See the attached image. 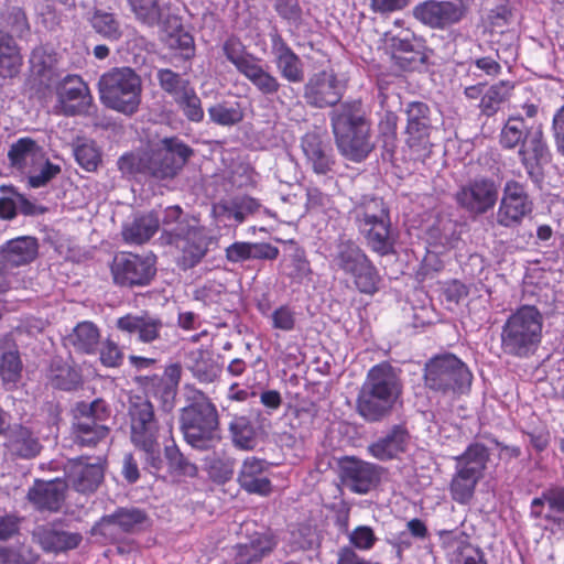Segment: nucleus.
Instances as JSON below:
<instances>
[{
    "instance_id": "f257e3e1",
    "label": "nucleus",
    "mask_w": 564,
    "mask_h": 564,
    "mask_svg": "<svg viewBox=\"0 0 564 564\" xmlns=\"http://www.w3.org/2000/svg\"><path fill=\"white\" fill-rule=\"evenodd\" d=\"M540 102L531 98L513 107L499 132V144L503 150L518 149V158L529 177L538 180L543 165L551 159L544 135L543 123L538 120Z\"/></svg>"
},
{
    "instance_id": "f03ea898",
    "label": "nucleus",
    "mask_w": 564,
    "mask_h": 564,
    "mask_svg": "<svg viewBox=\"0 0 564 564\" xmlns=\"http://www.w3.org/2000/svg\"><path fill=\"white\" fill-rule=\"evenodd\" d=\"M330 122L339 152L360 162L372 151L371 122L360 100L341 102L330 112Z\"/></svg>"
},
{
    "instance_id": "7ed1b4c3",
    "label": "nucleus",
    "mask_w": 564,
    "mask_h": 564,
    "mask_svg": "<svg viewBox=\"0 0 564 564\" xmlns=\"http://www.w3.org/2000/svg\"><path fill=\"white\" fill-rule=\"evenodd\" d=\"M402 393L400 378L389 364L373 366L367 373L356 401L358 414L378 422L390 414Z\"/></svg>"
},
{
    "instance_id": "20e7f679",
    "label": "nucleus",
    "mask_w": 564,
    "mask_h": 564,
    "mask_svg": "<svg viewBox=\"0 0 564 564\" xmlns=\"http://www.w3.org/2000/svg\"><path fill=\"white\" fill-rule=\"evenodd\" d=\"M162 239L181 252L180 263L184 269L196 265L208 250V239L198 220L184 214L180 206L165 208Z\"/></svg>"
},
{
    "instance_id": "39448f33",
    "label": "nucleus",
    "mask_w": 564,
    "mask_h": 564,
    "mask_svg": "<svg viewBox=\"0 0 564 564\" xmlns=\"http://www.w3.org/2000/svg\"><path fill=\"white\" fill-rule=\"evenodd\" d=\"M185 389L191 404L182 409L180 417L184 438L193 448L215 449L220 442L217 409L203 392L188 386Z\"/></svg>"
},
{
    "instance_id": "423d86ee",
    "label": "nucleus",
    "mask_w": 564,
    "mask_h": 564,
    "mask_svg": "<svg viewBox=\"0 0 564 564\" xmlns=\"http://www.w3.org/2000/svg\"><path fill=\"white\" fill-rule=\"evenodd\" d=\"M370 249L386 256L393 252L395 238L391 230L389 210L381 198L365 195L350 212Z\"/></svg>"
},
{
    "instance_id": "0eeeda50",
    "label": "nucleus",
    "mask_w": 564,
    "mask_h": 564,
    "mask_svg": "<svg viewBox=\"0 0 564 564\" xmlns=\"http://www.w3.org/2000/svg\"><path fill=\"white\" fill-rule=\"evenodd\" d=\"M101 102L124 115H133L141 102L142 83L130 67H115L102 74L98 82Z\"/></svg>"
},
{
    "instance_id": "6e6552de",
    "label": "nucleus",
    "mask_w": 564,
    "mask_h": 564,
    "mask_svg": "<svg viewBox=\"0 0 564 564\" xmlns=\"http://www.w3.org/2000/svg\"><path fill=\"white\" fill-rule=\"evenodd\" d=\"M542 325V315L534 306L520 307L502 327L503 351L518 357L532 354L541 341Z\"/></svg>"
},
{
    "instance_id": "1a4fd4ad",
    "label": "nucleus",
    "mask_w": 564,
    "mask_h": 564,
    "mask_svg": "<svg viewBox=\"0 0 564 564\" xmlns=\"http://www.w3.org/2000/svg\"><path fill=\"white\" fill-rule=\"evenodd\" d=\"M332 263L352 278L356 289L372 295L379 290L381 278L364 250L350 239H339L330 253Z\"/></svg>"
},
{
    "instance_id": "9d476101",
    "label": "nucleus",
    "mask_w": 564,
    "mask_h": 564,
    "mask_svg": "<svg viewBox=\"0 0 564 564\" xmlns=\"http://www.w3.org/2000/svg\"><path fill=\"white\" fill-rule=\"evenodd\" d=\"M455 460L449 492L454 501L467 505L474 498L476 486L484 477L489 452L485 445L475 443L469 445L462 455L456 456Z\"/></svg>"
},
{
    "instance_id": "9b49d317",
    "label": "nucleus",
    "mask_w": 564,
    "mask_h": 564,
    "mask_svg": "<svg viewBox=\"0 0 564 564\" xmlns=\"http://www.w3.org/2000/svg\"><path fill=\"white\" fill-rule=\"evenodd\" d=\"M425 383L443 393H463L471 384L473 375L456 356L445 354L432 358L425 366Z\"/></svg>"
},
{
    "instance_id": "f8f14e48",
    "label": "nucleus",
    "mask_w": 564,
    "mask_h": 564,
    "mask_svg": "<svg viewBox=\"0 0 564 564\" xmlns=\"http://www.w3.org/2000/svg\"><path fill=\"white\" fill-rule=\"evenodd\" d=\"M405 143L411 159L424 162L432 152L431 109L421 101H412L406 106Z\"/></svg>"
},
{
    "instance_id": "ddd939ff",
    "label": "nucleus",
    "mask_w": 564,
    "mask_h": 564,
    "mask_svg": "<svg viewBox=\"0 0 564 564\" xmlns=\"http://www.w3.org/2000/svg\"><path fill=\"white\" fill-rule=\"evenodd\" d=\"M192 150L177 138L163 139L158 148L147 155L143 169L158 180L172 178L186 163Z\"/></svg>"
},
{
    "instance_id": "4468645a",
    "label": "nucleus",
    "mask_w": 564,
    "mask_h": 564,
    "mask_svg": "<svg viewBox=\"0 0 564 564\" xmlns=\"http://www.w3.org/2000/svg\"><path fill=\"white\" fill-rule=\"evenodd\" d=\"M131 442L145 453L153 454L159 446V426L152 403L141 397L131 400L129 406Z\"/></svg>"
},
{
    "instance_id": "2eb2a0df",
    "label": "nucleus",
    "mask_w": 564,
    "mask_h": 564,
    "mask_svg": "<svg viewBox=\"0 0 564 564\" xmlns=\"http://www.w3.org/2000/svg\"><path fill=\"white\" fill-rule=\"evenodd\" d=\"M77 413L74 435L78 444L95 446L108 436V427L101 424L108 416L107 406L102 400L78 404Z\"/></svg>"
},
{
    "instance_id": "dca6fc26",
    "label": "nucleus",
    "mask_w": 564,
    "mask_h": 564,
    "mask_svg": "<svg viewBox=\"0 0 564 564\" xmlns=\"http://www.w3.org/2000/svg\"><path fill=\"white\" fill-rule=\"evenodd\" d=\"M345 88L333 69H323L308 77L303 87V99L313 108L333 107L341 100Z\"/></svg>"
},
{
    "instance_id": "f3484780",
    "label": "nucleus",
    "mask_w": 564,
    "mask_h": 564,
    "mask_svg": "<svg viewBox=\"0 0 564 564\" xmlns=\"http://www.w3.org/2000/svg\"><path fill=\"white\" fill-rule=\"evenodd\" d=\"M111 273L116 284L147 285L155 274L154 259L131 252H120L112 261Z\"/></svg>"
},
{
    "instance_id": "a211bd4d",
    "label": "nucleus",
    "mask_w": 564,
    "mask_h": 564,
    "mask_svg": "<svg viewBox=\"0 0 564 564\" xmlns=\"http://www.w3.org/2000/svg\"><path fill=\"white\" fill-rule=\"evenodd\" d=\"M57 104L56 112L75 116L88 112L93 96L87 84L78 75H65L55 87Z\"/></svg>"
},
{
    "instance_id": "6ab92c4d",
    "label": "nucleus",
    "mask_w": 564,
    "mask_h": 564,
    "mask_svg": "<svg viewBox=\"0 0 564 564\" xmlns=\"http://www.w3.org/2000/svg\"><path fill=\"white\" fill-rule=\"evenodd\" d=\"M457 204L473 215H482L492 209L498 199V186L489 178H476L456 192Z\"/></svg>"
},
{
    "instance_id": "aec40b11",
    "label": "nucleus",
    "mask_w": 564,
    "mask_h": 564,
    "mask_svg": "<svg viewBox=\"0 0 564 564\" xmlns=\"http://www.w3.org/2000/svg\"><path fill=\"white\" fill-rule=\"evenodd\" d=\"M531 210L532 203L524 186L516 181H508L497 212V223L503 227L517 226Z\"/></svg>"
},
{
    "instance_id": "412c9836",
    "label": "nucleus",
    "mask_w": 564,
    "mask_h": 564,
    "mask_svg": "<svg viewBox=\"0 0 564 564\" xmlns=\"http://www.w3.org/2000/svg\"><path fill=\"white\" fill-rule=\"evenodd\" d=\"M117 328L128 335H137L139 341L149 344L161 338L164 328L160 317L148 312L127 314L116 322Z\"/></svg>"
},
{
    "instance_id": "4be33fe9",
    "label": "nucleus",
    "mask_w": 564,
    "mask_h": 564,
    "mask_svg": "<svg viewBox=\"0 0 564 564\" xmlns=\"http://www.w3.org/2000/svg\"><path fill=\"white\" fill-rule=\"evenodd\" d=\"M379 470L376 465L347 458L341 464V479L344 485L357 494H367L379 480Z\"/></svg>"
},
{
    "instance_id": "5701e85b",
    "label": "nucleus",
    "mask_w": 564,
    "mask_h": 564,
    "mask_svg": "<svg viewBox=\"0 0 564 564\" xmlns=\"http://www.w3.org/2000/svg\"><path fill=\"white\" fill-rule=\"evenodd\" d=\"M270 464L254 456L247 457L239 469L237 481L249 494L267 496L272 490V485L267 476Z\"/></svg>"
},
{
    "instance_id": "b1692460",
    "label": "nucleus",
    "mask_w": 564,
    "mask_h": 564,
    "mask_svg": "<svg viewBox=\"0 0 564 564\" xmlns=\"http://www.w3.org/2000/svg\"><path fill=\"white\" fill-rule=\"evenodd\" d=\"M272 53L281 76L290 83H301L304 78V68L301 58L291 50L280 34L271 35Z\"/></svg>"
},
{
    "instance_id": "393cba45",
    "label": "nucleus",
    "mask_w": 564,
    "mask_h": 564,
    "mask_svg": "<svg viewBox=\"0 0 564 564\" xmlns=\"http://www.w3.org/2000/svg\"><path fill=\"white\" fill-rule=\"evenodd\" d=\"M67 479L77 491L93 492L104 479V467L100 463H85L83 459H77L69 463Z\"/></svg>"
},
{
    "instance_id": "a878e982",
    "label": "nucleus",
    "mask_w": 564,
    "mask_h": 564,
    "mask_svg": "<svg viewBox=\"0 0 564 564\" xmlns=\"http://www.w3.org/2000/svg\"><path fill=\"white\" fill-rule=\"evenodd\" d=\"M36 239L23 236L9 240L0 247V263L3 268H15L32 262L37 254Z\"/></svg>"
},
{
    "instance_id": "bb28decb",
    "label": "nucleus",
    "mask_w": 564,
    "mask_h": 564,
    "mask_svg": "<svg viewBox=\"0 0 564 564\" xmlns=\"http://www.w3.org/2000/svg\"><path fill=\"white\" fill-rule=\"evenodd\" d=\"M307 164L316 174L332 171L334 160L330 147L316 133H306L301 142Z\"/></svg>"
},
{
    "instance_id": "cd10ccee",
    "label": "nucleus",
    "mask_w": 564,
    "mask_h": 564,
    "mask_svg": "<svg viewBox=\"0 0 564 564\" xmlns=\"http://www.w3.org/2000/svg\"><path fill=\"white\" fill-rule=\"evenodd\" d=\"M66 484L63 480L39 481L29 491V499L39 509L57 511L65 498Z\"/></svg>"
},
{
    "instance_id": "c85d7f7f",
    "label": "nucleus",
    "mask_w": 564,
    "mask_h": 564,
    "mask_svg": "<svg viewBox=\"0 0 564 564\" xmlns=\"http://www.w3.org/2000/svg\"><path fill=\"white\" fill-rule=\"evenodd\" d=\"M409 434L400 425L393 426L387 435L369 445V453L379 460H388L397 457L406 449Z\"/></svg>"
},
{
    "instance_id": "c756f323",
    "label": "nucleus",
    "mask_w": 564,
    "mask_h": 564,
    "mask_svg": "<svg viewBox=\"0 0 564 564\" xmlns=\"http://www.w3.org/2000/svg\"><path fill=\"white\" fill-rule=\"evenodd\" d=\"M531 516L564 524V488L549 490L531 502Z\"/></svg>"
},
{
    "instance_id": "7c9ffc66",
    "label": "nucleus",
    "mask_w": 564,
    "mask_h": 564,
    "mask_svg": "<svg viewBox=\"0 0 564 564\" xmlns=\"http://www.w3.org/2000/svg\"><path fill=\"white\" fill-rule=\"evenodd\" d=\"M8 156L11 164L24 173L43 163V149L31 138H21L13 143Z\"/></svg>"
},
{
    "instance_id": "2f4dec72",
    "label": "nucleus",
    "mask_w": 564,
    "mask_h": 564,
    "mask_svg": "<svg viewBox=\"0 0 564 564\" xmlns=\"http://www.w3.org/2000/svg\"><path fill=\"white\" fill-rule=\"evenodd\" d=\"M9 452L20 458L30 459L35 457L41 452V444L32 433V431L25 426H14L9 432L7 442Z\"/></svg>"
},
{
    "instance_id": "473e14b6",
    "label": "nucleus",
    "mask_w": 564,
    "mask_h": 564,
    "mask_svg": "<svg viewBox=\"0 0 564 564\" xmlns=\"http://www.w3.org/2000/svg\"><path fill=\"white\" fill-rule=\"evenodd\" d=\"M275 544L271 535L259 534L252 538L249 543L237 545L235 564H252L260 561L274 549Z\"/></svg>"
},
{
    "instance_id": "72a5a7b5",
    "label": "nucleus",
    "mask_w": 564,
    "mask_h": 564,
    "mask_svg": "<svg viewBox=\"0 0 564 564\" xmlns=\"http://www.w3.org/2000/svg\"><path fill=\"white\" fill-rule=\"evenodd\" d=\"M159 227V217L153 213H149L126 225L122 236L127 242L141 245L148 241L158 231Z\"/></svg>"
},
{
    "instance_id": "f704fd0d",
    "label": "nucleus",
    "mask_w": 564,
    "mask_h": 564,
    "mask_svg": "<svg viewBox=\"0 0 564 564\" xmlns=\"http://www.w3.org/2000/svg\"><path fill=\"white\" fill-rule=\"evenodd\" d=\"M513 88V83L510 80H500L488 87L478 105L480 112L487 117L496 115L501 105L509 99Z\"/></svg>"
},
{
    "instance_id": "c9c22d12",
    "label": "nucleus",
    "mask_w": 564,
    "mask_h": 564,
    "mask_svg": "<svg viewBox=\"0 0 564 564\" xmlns=\"http://www.w3.org/2000/svg\"><path fill=\"white\" fill-rule=\"evenodd\" d=\"M22 65V56L19 47L11 36L0 31V76L12 78Z\"/></svg>"
},
{
    "instance_id": "e433bc0d",
    "label": "nucleus",
    "mask_w": 564,
    "mask_h": 564,
    "mask_svg": "<svg viewBox=\"0 0 564 564\" xmlns=\"http://www.w3.org/2000/svg\"><path fill=\"white\" fill-rule=\"evenodd\" d=\"M22 65V56L19 47L11 36L0 31V76L12 78Z\"/></svg>"
},
{
    "instance_id": "4c0bfd02",
    "label": "nucleus",
    "mask_w": 564,
    "mask_h": 564,
    "mask_svg": "<svg viewBox=\"0 0 564 564\" xmlns=\"http://www.w3.org/2000/svg\"><path fill=\"white\" fill-rule=\"evenodd\" d=\"M37 534L43 549L52 552H63L75 549L82 541V535L79 533H70L54 529H41Z\"/></svg>"
},
{
    "instance_id": "58836bf2",
    "label": "nucleus",
    "mask_w": 564,
    "mask_h": 564,
    "mask_svg": "<svg viewBox=\"0 0 564 564\" xmlns=\"http://www.w3.org/2000/svg\"><path fill=\"white\" fill-rule=\"evenodd\" d=\"M204 467L215 482L224 484L234 475L235 460L225 452L213 451L204 458Z\"/></svg>"
},
{
    "instance_id": "ea45409f",
    "label": "nucleus",
    "mask_w": 564,
    "mask_h": 564,
    "mask_svg": "<svg viewBox=\"0 0 564 564\" xmlns=\"http://www.w3.org/2000/svg\"><path fill=\"white\" fill-rule=\"evenodd\" d=\"M89 22L96 33L110 42L119 41L123 34L120 21L111 12L95 10Z\"/></svg>"
},
{
    "instance_id": "a19ab883",
    "label": "nucleus",
    "mask_w": 564,
    "mask_h": 564,
    "mask_svg": "<svg viewBox=\"0 0 564 564\" xmlns=\"http://www.w3.org/2000/svg\"><path fill=\"white\" fill-rule=\"evenodd\" d=\"M100 334L91 322L79 323L69 335L70 344L78 350L93 354L99 343Z\"/></svg>"
},
{
    "instance_id": "79ce46f5",
    "label": "nucleus",
    "mask_w": 564,
    "mask_h": 564,
    "mask_svg": "<svg viewBox=\"0 0 564 564\" xmlns=\"http://www.w3.org/2000/svg\"><path fill=\"white\" fill-rule=\"evenodd\" d=\"M229 431L236 447L243 451H251L256 447V431L247 417H235L229 424Z\"/></svg>"
},
{
    "instance_id": "37998d69",
    "label": "nucleus",
    "mask_w": 564,
    "mask_h": 564,
    "mask_svg": "<svg viewBox=\"0 0 564 564\" xmlns=\"http://www.w3.org/2000/svg\"><path fill=\"white\" fill-rule=\"evenodd\" d=\"M223 52L241 74L258 59L246 51L243 43L236 36H230L225 41Z\"/></svg>"
},
{
    "instance_id": "c03bdc74",
    "label": "nucleus",
    "mask_w": 564,
    "mask_h": 564,
    "mask_svg": "<svg viewBox=\"0 0 564 564\" xmlns=\"http://www.w3.org/2000/svg\"><path fill=\"white\" fill-rule=\"evenodd\" d=\"M188 368L200 382H213L218 377V368L207 358L204 351L197 349L188 355Z\"/></svg>"
},
{
    "instance_id": "a18cd8bd",
    "label": "nucleus",
    "mask_w": 564,
    "mask_h": 564,
    "mask_svg": "<svg viewBox=\"0 0 564 564\" xmlns=\"http://www.w3.org/2000/svg\"><path fill=\"white\" fill-rule=\"evenodd\" d=\"M242 75L247 77L262 94L273 95L280 89L281 84L276 77L264 70L260 65L259 59L252 63Z\"/></svg>"
},
{
    "instance_id": "49530a36",
    "label": "nucleus",
    "mask_w": 564,
    "mask_h": 564,
    "mask_svg": "<svg viewBox=\"0 0 564 564\" xmlns=\"http://www.w3.org/2000/svg\"><path fill=\"white\" fill-rule=\"evenodd\" d=\"M33 73L42 78L52 79L57 65V55L46 47H36L30 57Z\"/></svg>"
},
{
    "instance_id": "de8ad7c7",
    "label": "nucleus",
    "mask_w": 564,
    "mask_h": 564,
    "mask_svg": "<svg viewBox=\"0 0 564 564\" xmlns=\"http://www.w3.org/2000/svg\"><path fill=\"white\" fill-rule=\"evenodd\" d=\"M50 380L58 389L73 390L80 383V375L67 364L54 361L50 370Z\"/></svg>"
},
{
    "instance_id": "09e8293b",
    "label": "nucleus",
    "mask_w": 564,
    "mask_h": 564,
    "mask_svg": "<svg viewBox=\"0 0 564 564\" xmlns=\"http://www.w3.org/2000/svg\"><path fill=\"white\" fill-rule=\"evenodd\" d=\"M208 115L217 124L234 126L243 119V110L239 102H220L208 109Z\"/></svg>"
},
{
    "instance_id": "8fccbe9b",
    "label": "nucleus",
    "mask_w": 564,
    "mask_h": 564,
    "mask_svg": "<svg viewBox=\"0 0 564 564\" xmlns=\"http://www.w3.org/2000/svg\"><path fill=\"white\" fill-rule=\"evenodd\" d=\"M129 3L140 22L150 26L159 24L162 9L158 0H129Z\"/></svg>"
},
{
    "instance_id": "3c124183",
    "label": "nucleus",
    "mask_w": 564,
    "mask_h": 564,
    "mask_svg": "<svg viewBox=\"0 0 564 564\" xmlns=\"http://www.w3.org/2000/svg\"><path fill=\"white\" fill-rule=\"evenodd\" d=\"M22 362L17 350L3 352L0 357V378L4 384H15L21 378Z\"/></svg>"
},
{
    "instance_id": "603ef678",
    "label": "nucleus",
    "mask_w": 564,
    "mask_h": 564,
    "mask_svg": "<svg viewBox=\"0 0 564 564\" xmlns=\"http://www.w3.org/2000/svg\"><path fill=\"white\" fill-rule=\"evenodd\" d=\"M175 102L182 109L184 116L194 122H199L204 118V110L199 97L191 86L183 95L177 97Z\"/></svg>"
},
{
    "instance_id": "864d4df0",
    "label": "nucleus",
    "mask_w": 564,
    "mask_h": 564,
    "mask_svg": "<svg viewBox=\"0 0 564 564\" xmlns=\"http://www.w3.org/2000/svg\"><path fill=\"white\" fill-rule=\"evenodd\" d=\"M452 564H487L480 549L473 544L460 541L457 542L451 554Z\"/></svg>"
},
{
    "instance_id": "5fc2aeb1",
    "label": "nucleus",
    "mask_w": 564,
    "mask_h": 564,
    "mask_svg": "<svg viewBox=\"0 0 564 564\" xmlns=\"http://www.w3.org/2000/svg\"><path fill=\"white\" fill-rule=\"evenodd\" d=\"M158 79L161 88L170 94L174 100L191 87L188 80L182 78L171 69H160L158 72Z\"/></svg>"
},
{
    "instance_id": "6e6d98bb",
    "label": "nucleus",
    "mask_w": 564,
    "mask_h": 564,
    "mask_svg": "<svg viewBox=\"0 0 564 564\" xmlns=\"http://www.w3.org/2000/svg\"><path fill=\"white\" fill-rule=\"evenodd\" d=\"M164 455L172 470L187 477L197 475L196 465L187 460L176 445L165 446Z\"/></svg>"
},
{
    "instance_id": "4d7b16f0",
    "label": "nucleus",
    "mask_w": 564,
    "mask_h": 564,
    "mask_svg": "<svg viewBox=\"0 0 564 564\" xmlns=\"http://www.w3.org/2000/svg\"><path fill=\"white\" fill-rule=\"evenodd\" d=\"M74 153L77 163L88 172L96 171L101 161L100 152L94 142L78 144Z\"/></svg>"
},
{
    "instance_id": "13d9d810",
    "label": "nucleus",
    "mask_w": 564,
    "mask_h": 564,
    "mask_svg": "<svg viewBox=\"0 0 564 564\" xmlns=\"http://www.w3.org/2000/svg\"><path fill=\"white\" fill-rule=\"evenodd\" d=\"M59 172L61 167L58 165L51 163L43 156V163L36 164L35 167L29 171V185L33 188L44 186Z\"/></svg>"
},
{
    "instance_id": "bf43d9fd",
    "label": "nucleus",
    "mask_w": 564,
    "mask_h": 564,
    "mask_svg": "<svg viewBox=\"0 0 564 564\" xmlns=\"http://www.w3.org/2000/svg\"><path fill=\"white\" fill-rule=\"evenodd\" d=\"M144 519V513L138 509H121L110 516L107 521L119 525L123 531H131L142 524Z\"/></svg>"
},
{
    "instance_id": "052dcab7",
    "label": "nucleus",
    "mask_w": 564,
    "mask_h": 564,
    "mask_svg": "<svg viewBox=\"0 0 564 564\" xmlns=\"http://www.w3.org/2000/svg\"><path fill=\"white\" fill-rule=\"evenodd\" d=\"M272 327L282 332H291L296 324V313L288 305L275 308L271 314Z\"/></svg>"
},
{
    "instance_id": "680f3d73",
    "label": "nucleus",
    "mask_w": 564,
    "mask_h": 564,
    "mask_svg": "<svg viewBox=\"0 0 564 564\" xmlns=\"http://www.w3.org/2000/svg\"><path fill=\"white\" fill-rule=\"evenodd\" d=\"M315 542V532L310 527H300L290 533L291 551L312 549Z\"/></svg>"
},
{
    "instance_id": "e2e57ef3",
    "label": "nucleus",
    "mask_w": 564,
    "mask_h": 564,
    "mask_svg": "<svg viewBox=\"0 0 564 564\" xmlns=\"http://www.w3.org/2000/svg\"><path fill=\"white\" fill-rule=\"evenodd\" d=\"M376 541L373 530L368 525H359L349 534V542L359 550H370Z\"/></svg>"
},
{
    "instance_id": "0e129e2a",
    "label": "nucleus",
    "mask_w": 564,
    "mask_h": 564,
    "mask_svg": "<svg viewBox=\"0 0 564 564\" xmlns=\"http://www.w3.org/2000/svg\"><path fill=\"white\" fill-rule=\"evenodd\" d=\"M123 359L120 347L111 339L102 343L100 348V361L106 367H118Z\"/></svg>"
},
{
    "instance_id": "69168bd1",
    "label": "nucleus",
    "mask_w": 564,
    "mask_h": 564,
    "mask_svg": "<svg viewBox=\"0 0 564 564\" xmlns=\"http://www.w3.org/2000/svg\"><path fill=\"white\" fill-rule=\"evenodd\" d=\"M182 376V368L177 364H172L167 366L164 370V373L161 378V382L164 386V393L169 395H173L175 390L180 383Z\"/></svg>"
},
{
    "instance_id": "338daca9",
    "label": "nucleus",
    "mask_w": 564,
    "mask_h": 564,
    "mask_svg": "<svg viewBox=\"0 0 564 564\" xmlns=\"http://www.w3.org/2000/svg\"><path fill=\"white\" fill-rule=\"evenodd\" d=\"M293 417L290 421L292 429L308 427L313 423L315 410L313 405L297 406L292 411Z\"/></svg>"
},
{
    "instance_id": "774afa93",
    "label": "nucleus",
    "mask_w": 564,
    "mask_h": 564,
    "mask_svg": "<svg viewBox=\"0 0 564 564\" xmlns=\"http://www.w3.org/2000/svg\"><path fill=\"white\" fill-rule=\"evenodd\" d=\"M7 23L12 33L23 36L29 31L25 13L20 8H13L8 15Z\"/></svg>"
}]
</instances>
